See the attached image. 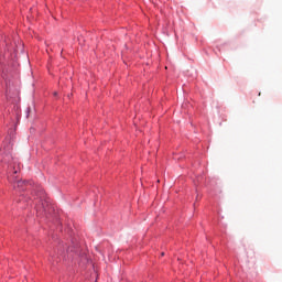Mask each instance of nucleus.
Masks as SVG:
<instances>
[{
    "instance_id": "nucleus-1",
    "label": "nucleus",
    "mask_w": 282,
    "mask_h": 282,
    "mask_svg": "<svg viewBox=\"0 0 282 282\" xmlns=\"http://www.w3.org/2000/svg\"><path fill=\"white\" fill-rule=\"evenodd\" d=\"M28 183L25 181H15L14 188H19V191H25Z\"/></svg>"
},
{
    "instance_id": "nucleus-2",
    "label": "nucleus",
    "mask_w": 282,
    "mask_h": 282,
    "mask_svg": "<svg viewBox=\"0 0 282 282\" xmlns=\"http://www.w3.org/2000/svg\"><path fill=\"white\" fill-rule=\"evenodd\" d=\"M161 257H164V252L161 253Z\"/></svg>"
}]
</instances>
